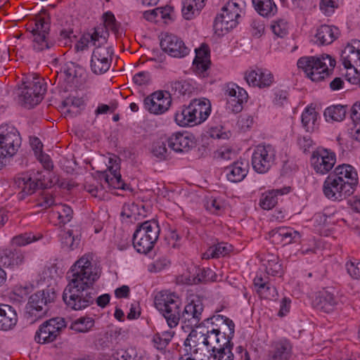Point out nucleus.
<instances>
[{"instance_id":"obj_1","label":"nucleus","mask_w":360,"mask_h":360,"mask_svg":"<svg viewBox=\"0 0 360 360\" xmlns=\"http://www.w3.org/2000/svg\"><path fill=\"white\" fill-rule=\"evenodd\" d=\"M101 271L89 255L77 260L67 274L68 285L63 292V300L72 310H82L94 304L91 290L101 276Z\"/></svg>"},{"instance_id":"obj_2","label":"nucleus","mask_w":360,"mask_h":360,"mask_svg":"<svg viewBox=\"0 0 360 360\" xmlns=\"http://www.w3.org/2000/svg\"><path fill=\"white\" fill-rule=\"evenodd\" d=\"M155 308L162 314L168 326L176 327L181 319L186 327L193 328L199 325L203 304L200 300H192L181 313V301L174 293L168 291L158 292L154 298Z\"/></svg>"},{"instance_id":"obj_3","label":"nucleus","mask_w":360,"mask_h":360,"mask_svg":"<svg viewBox=\"0 0 360 360\" xmlns=\"http://www.w3.org/2000/svg\"><path fill=\"white\" fill-rule=\"evenodd\" d=\"M335 65V59L329 55H322L321 57L304 56L297 61V67L313 82H319L328 76L329 67L333 68Z\"/></svg>"},{"instance_id":"obj_4","label":"nucleus","mask_w":360,"mask_h":360,"mask_svg":"<svg viewBox=\"0 0 360 360\" xmlns=\"http://www.w3.org/2000/svg\"><path fill=\"white\" fill-rule=\"evenodd\" d=\"M160 232L156 221H146L139 224L133 235V245L139 253L146 254L151 251Z\"/></svg>"},{"instance_id":"obj_5","label":"nucleus","mask_w":360,"mask_h":360,"mask_svg":"<svg viewBox=\"0 0 360 360\" xmlns=\"http://www.w3.org/2000/svg\"><path fill=\"white\" fill-rule=\"evenodd\" d=\"M56 293L52 288L37 291L32 295L26 305L25 317L34 323L41 319L49 310V305L55 302Z\"/></svg>"},{"instance_id":"obj_6","label":"nucleus","mask_w":360,"mask_h":360,"mask_svg":"<svg viewBox=\"0 0 360 360\" xmlns=\"http://www.w3.org/2000/svg\"><path fill=\"white\" fill-rule=\"evenodd\" d=\"M18 94L19 103L25 108H32L39 104L46 91V84L40 77H33L32 79L23 82Z\"/></svg>"},{"instance_id":"obj_7","label":"nucleus","mask_w":360,"mask_h":360,"mask_svg":"<svg viewBox=\"0 0 360 360\" xmlns=\"http://www.w3.org/2000/svg\"><path fill=\"white\" fill-rule=\"evenodd\" d=\"M49 17L38 15L30 20L27 25V31L31 34L34 50L41 51L53 46V44L49 41Z\"/></svg>"},{"instance_id":"obj_8","label":"nucleus","mask_w":360,"mask_h":360,"mask_svg":"<svg viewBox=\"0 0 360 360\" xmlns=\"http://www.w3.org/2000/svg\"><path fill=\"white\" fill-rule=\"evenodd\" d=\"M240 0H229L221 9V13L215 18L214 28L217 31H229L238 24L240 15Z\"/></svg>"},{"instance_id":"obj_9","label":"nucleus","mask_w":360,"mask_h":360,"mask_svg":"<svg viewBox=\"0 0 360 360\" xmlns=\"http://www.w3.org/2000/svg\"><path fill=\"white\" fill-rule=\"evenodd\" d=\"M21 144V138L18 130L11 126L0 127V161L6 156L14 155Z\"/></svg>"},{"instance_id":"obj_10","label":"nucleus","mask_w":360,"mask_h":360,"mask_svg":"<svg viewBox=\"0 0 360 360\" xmlns=\"http://www.w3.org/2000/svg\"><path fill=\"white\" fill-rule=\"evenodd\" d=\"M66 326L63 318L56 317L44 322L37 330L34 340L39 344H49L55 341Z\"/></svg>"},{"instance_id":"obj_11","label":"nucleus","mask_w":360,"mask_h":360,"mask_svg":"<svg viewBox=\"0 0 360 360\" xmlns=\"http://www.w3.org/2000/svg\"><path fill=\"white\" fill-rule=\"evenodd\" d=\"M310 162L312 168L317 174H326L334 167L336 155L333 151L320 147L313 151Z\"/></svg>"},{"instance_id":"obj_12","label":"nucleus","mask_w":360,"mask_h":360,"mask_svg":"<svg viewBox=\"0 0 360 360\" xmlns=\"http://www.w3.org/2000/svg\"><path fill=\"white\" fill-rule=\"evenodd\" d=\"M275 155V150L271 145L257 146L252 157L254 169L258 173H266L273 165Z\"/></svg>"},{"instance_id":"obj_13","label":"nucleus","mask_w":360,"mask_h":360,"mask_svg":"<svg viewBox=\"0 0 360 360\" xmlns=\"http://www.w3.org/2000/svg\"><path fill=\"white\" fill-rule=\"evenodd\" d=\"M325 196L332 200H342L353 194L354 189L348 184L328 176L323 186Z\"/></svg>"},{"instance_id":"obj_14","label":"nucleus","mask_w":360,"mask_h":360,"mask_svg":"<svg viewBox=\"0 0 360 360\" xmlns=\"http://www.w3.org/2000/svg\"><path fill=\"white\" fill-rule=\"evenodd\" d=\"M112 51L110 47L103 46H97L92 53L91 59V69L96 75L106 72L112 63Z\"/></svg>"},{"instance_id":"obj_15","label":"nucleus","mask_w":360,"mask_h":360,"mask_svg":"<svg viewBox=\"0 0 360 360\" xmlns=\"http://www.w3.org/2000/svg\"><path fill=\"white\" fill-rule=\"evenodd\" d=\"M162 51L174 58H183L189 53L190 49L176 35L167 34L160 41Z\"/></svg>"},{"instance_id":"obj_16","label":"nucleus","mask_w":360,"mask_h":360,"mask_svg":"<svg viewBox=\"0 0 360 360\" xmlns=\"http://www.w3.org/2000/svg\"><path fill=\"white\" fill-rule=\"evenodd\" d=\"M226 94L229 96L227 108L234 113L240 112L243 108V104L248 101L247 91L236 84H228Z\"/></svg>"},{"instance_id":"obj_17","label":"nucleus","mask_w":360,"mask_h":360,"mask_svg":"<svg viewBox=\"0 0 360 360\" xmlns=\"http://www.w3.org/2000/svg\"><path fill=\"white\" fill-rule=\"evenodd\" d=\"M109 34L103 27H96L91 33L83 34L75 45L77 51H84L88 48L89 44L97 47L106 44Z\"/></svg>"},{"instance_id":"obj_18","label":"nucleus","mask_w":360,"mask_h":360,"mask_svg":"<svg viewBox=\"0 0 360 360\" xmlns=\"http://www.w3.org/2000/svg\"><path fill=\"white\" fill-rule=\"evenodd\" d=\"M145 108L150 113L160 115L165 112L171 105L170 96L162 91H156L144 98Z\"/></svg>"},{"instance_id":"obj_19","label":"nucleus","mask_w":360,"mask_h":360,"mask_svg":"<svg viewBox=\"0 0 360 360\" xmlns=\"http://www.w3.org/2000/svg\"><path fill=\"white\" fill-rule=\"evenodd\" d=\"M220 335L209 333L206 336L207 338V349L211 350L212 353L209 356H216L219 360H233V354L226 345L222 346L220 341Z\"/></svg>"},{"instance_id":"obj_20","label":"nucleus","mask_w":360,"mask_h":360,"mask_svg":"<svg viewBox=\"0 0 360 360\" xmlns=\"http://www.w3.org/2000/svg\"><path fill=\"white\" fill-rule=\"evenodd\" d=\"M245 79L250 86L262 89L271 86L274 82V76L262 69L250 70L245 72Z\"/></svg>"},{"instance_id":"obj_21","label":"nucleus","mask_w":360,"mask_h":360,"mask_svg":"<svg viewBox=\"0 0 360 360\" xmlns=\"http://www.w3.org/2000/svg\"><path fill=\"white\" fill-rule=\"evenodd\" d=\"M292 345L287 339L271 342L266 360H289L292 355Z\"/></svg>"},{"instance_id":"obj_22","label":"nucleus","mask_w":360,"mask_h":360,"mask_svg":"<svg viewBox=\"0 0 360 360\" xmlns=\"http://www.w3.org/2000/svg\"><path fill=\"white\" fill-rule=\"evenodd\" d=\"M25 252L15 248L0 249V263L6 267L14 268L25 263Z\"/></svg>"},{"instance_id":"obj_23","label":"nucleus","mask_w":360,"mask_h":360,"mask_svg":"<svg viewBox=\"0 0 360 360\" xmlns=\"http://www.w3.org/2000/svg\"><path fill=\"white\" fill-rule=\"evenodd\" d=\"M338 181L348 184L355 190L358 184V174L355 169L349 165L343 164L335 168L333 173L329 174Z\"/></svg>"},{"instance_id":"obj_24","label":"nucleus","mask_w":360,"mask_h":360,"mask_svg":"<svg viewBox=\"0 0 360 360\" xmlns=\"http://www.w3.org/2000/svg\"><path fill=\"white\" fill-rule=\"evenodd\" d=\"M315 305L318 309L325 313L333 311L339 304V299L333 292L328 290L320 291L315 299Z\"/></svg>"},{"instance_id":"obj_25","label":"nucleus","mask_w":360,"mask_h":360,"mask_svg":"<svg viewBox=\"0 0 360 360\" xmlns=\"http://www.w3.org/2000/svg\"><path fill=\"white\" fill-rule=\"evenodd\" d=\"M269 234L272 242L283 243V245L296 242L300 238L299 232L290 227L276 228L271 230Z\"/></svg>"},{"instance_id":"obj_26","label":"nucleus","mask_w":360,"mask_h":360,"mask_svg":"<svg viewBox=\"0 0 360 360\" xmlns=\"http://www.w3.org/2000/svg\"><path fill=\"white\" fill-rule=\"evenodd\" d=\"M16 310L8 304H0V330H12L18 323Z\"/></svg>"},{"instance_id":"obj_27","label":"nucleus","mask_w":360,"mask_h":360,"mask_svg":"<svg viewBox=\"0 0 360 360\" xmlns=\"http://www.w3.org/2000/svg\"><path fill=\"white\" fill-rule=\"evenodd\" d=\"M18 186L25 195H31L38 188H45L46 184L41 178V172H38L33 177L24 176L18 179Z\"/></svg>"},{"instance_id":"obj_28","label":"nucleus","mask_w":360,"mask_h":360,"mask_svg":"<svg viewBox=\"0 0 360 360\" xmlns=\"http://www.w3.org/2000/svg\"><path fill=\"white\" fill-rule=\"evenodd\" d=\"M195 57L193 60V68L196 73L203 75L210 65V49L207 45L202 44L200 47L195 49Z\"/></svg>"},{"instance_id":"obj_29","label":"nucleus","mask_w":360,"mask_h":360,"mask_svg":"<svg viewBox=\"0 0 360 360\" xmlns=\"http://www.w3.org/2000/svg\"><path fill=\"white\" fill-rule=\"evenodd\" d=\"M291 188L285 186L279 189H272L262 193L259 200V205L264 210H269L274 207L278 202V195L290 193Z\"/></svg>"},{"instance_id":"obj_30","label":"nucleus","mask_w":360,"mask_h":360,"mask_svg":"<svg viewBox=\"0 0 360 360\" xmlns=\"http://www.w3.org/2000/svg\"><path fill=\"white\" fill-rule=\"evenodd\" d=\"M194 328L191 330L189 335L184 342L186 347L189 346L190 349L193 348L194 352H197L198 349L200 347H205L207 348V338L209 336H206V333L199 325L194 326Z\"/></svg>"},{"instance_id":"obj_31","label":"nucleus","mask_w":360,"mask_h":360,"mask_svg":"<svg viewBox=\"0 0 360 360\" xmlns=\"http://www.w3.org/2000/svg\"><path fill=\"white\" fill-rule=\"evenodd\" d=\"M248 163L243 161L234 162L232 165L226 167L224 172L227 179L231 182L241 181L248 172Z\"/></svg>"},{"instance_id":"obj_32","label":"nucleus","mask_w":360,"mask_h":360,"mask_svg":"<svg viewBox=\"0 0 360 360\" xmlns=\"http://www.w3.org/2000/svg\"><path fill=\"white\" fill-rule=\"evenodd\" d=\"M220 322L221 325L219 330H220L219 336L221 337V345H226L229 350L231 351L233 347L231 340L235 332V324L232 320L222 315L220 317Z\"/></svg>"},{"instance_id":"obj_33","label":"nucleus","mask_w":360,"mask_h":360,"mask_svg":"<svg viewBox=\"0 0 360 360\" xmlns=\"http://www.w3.org/2000/svg\"><path fill=\"white\" fill-rule=\"evenodd\" d=\"M339 34V30L336 27L321 25L316 30V43L320 45L330 44L338 37Z\"/></svg>"},{"instance_id":"obj_34","label":"nucleus","mask_w":360,"mask_h":360,"mask_svg":"<svg viewBox=\"0 0 360 360\" xmlns=\"http://www.w3.org/2000/svg\"><path fill=\"white\" fill-rule=\"evenodd\" d=\"M341 60L345 68H360V49L353 45L348 44L342 51Z\"/></svg>"},{"instance_id":"obj_35","label":"nucleus","mask_w":360,"mask_h":360,"mask_svg":"<svg viewBox=\"0 0 360 360\" xmlns=\"http://www.w3.org/2000/svg\"><path fill=\"white\" fill-rule=\"evenodd\" d=\"M167 142L168 146L177 153L188 151L193 144V142L187 136L179 132L173 134L167 139Z\"/></svg>"},{"instance_id":"obj_36","label":"nucleus","mask_w":360,"mask_h":360,"mask_svg":"<svg viewBox=\"0 0 360 360\" xmlns=\"http://www.w3.org/2000/svg\"><path fill=\"white\" fill-rule=\"evenodd\" d=\"M190 105L193 113L198 117L197 122L201 124L205 121L211 112V104L208 99H193Z\"/></svg>"},{"instance_id":"obj_37","label":"nucleus","mask_w":360,"mask_h":360,"mask_svg":"<svg viewBox=\"0 0 360 360\" xmlns=\"http://www.w3.org/2000/svg\"><path fill=\"white\" fill-rule=\"evenodd\" d=\"M174 120L176 124L181 127L199 124L197 122L198 117L193 113L190 103L187 106H183L176 112Z\"/></svg>"},{"instance_id":"obj_38","label":"nucleus","mask_w":360,"mask_h":360,"mask_svg":"<svg viewBox=\"0 0 360 360\" xmlns=\"http://www.w3.org/2000/svg\"><path fill=\"white\" fill-rule=\"evenodd\" d=\"M255 11L262 16L271 18L278 11V8L274 0H252Z\"/></svg>"},{"instance_id":"obj_39","label":"nucleus","mask_w":360,"mask_h":360,"mask_svg":"<svg viewBox=\"0 0 360 360\" xmlns=\"http://www.w3.org/2000/svg\"><path fill=\"white\" fill-rule=\"evenodd\" d=\"M169 94L177 97L180 96H189L193 91V86L186 80H176L170 82L168 84Z\"/></svg>"},{"instance_id":"obj_40","label":"nucleus","mask_w":360,"mask_h":360,"mask_svg":"<svg viewBox=\"0 0 360 360\" xmlns=\"http://www.w3.org/2000/svg\"><path fill=\"white\" fill-rule=\"evenodd\" d=\"M95 321L92 317L81 316L71 323L70 328L76 333H88L94 326Z\"/></svg>"},{"instance_id":"obj_41","label":"nucleus","mask_w":360,"mask_h":360,"mask_svg":"<svg viewBox=\"0 0 360 360\" xmlns=\"http://www.w3.org/2000/svg\"><path fill=\"white\" fill-rule=\"evenodd\" d=\"M82 68L79 65L72 62L67 63L57 73V77L64 78L68 82H73L77 77Z\"/></svg>"},{"instance_id":"obj_42","label":"nucleus","mask_w":360,"mask_h":360,"mask_svg":"<svg viewBox=\"0 0 360 360\" xmlns=\"http://www.w3.org/2000/svg\"><path fill=\"white\" fill-rule=\"evenodd\" d=\"M347 106L342 105H332L324 111V116L327 121L340 122L345 117Z\"/></svg>"},{"instance_id":"obj_43","label":"nucleus","mask_w":360,"mask_h":360,"mask_svg":"<svg viewBox=\"0 0 360 360\" xmlns=\"http://www.w3.org/2000/svg\"><path fill=\"white\" fill-rule=\"evenodd\" d=\"M231 245L224 243H219L210 247L205 252L202 254V259H209L210 258H218L221 256H225L231 250Z\"/></svg>"},{"instance_id":"obj_44","label":"nucleus","mask_w":360,"mask_h":360,"mask_svg":"<svg viewBox=\"0 0 360 360\" xmlns=\"http://www.w3.org/2000/svg\"><path fill=\"white\" fill-rule=\"evenodd\" d=\"M220 317L221 315H214L210 318L205 319L199 326L205 330L207 335L209 333L220 335V330H219V328H220L221 325Z\"/></svg>"},{"instance_id":"obj_45","label":"nucleus","mask_w":360,"mask_h":360,"mask_svg":"<svg viewBox=\"0 0 360 360\" xmlns=\"http://www.w3.org/2000/svg\"><path fill=\"white\" fill-rule=\"evenodd\" d=\"M190 1L184 0L183 1L182 14L186 20H191L198 15L200 11L205 6V4H202L201 1H197L194 6H191Z\"/></svg>"},{"instance_id":"obj_46","label":"nucleus","mask_w":360,"mask_h":360,"mask_svg":"<svg viewBox=\"0 0 360 360\" xmlns=\"http://www.w3.org/2000/svg\"><path fill=\"white\" fill-rule=\"evenodd\" d=\"M73 211L70 207L66 205H58L56 210L53 212V217L58 218L60 224H65L70 222L72 218Z\"/></svg>"},{"instance_id":"obj_47","label":"nucleus","mask_w":360,"mask_h":360,"mask_svg":"<svg viewBox=\"0 0 360 360\" xmlns=\"http://www.w3.org/2000/svg\"><path fill=\"white\" fill-rule=\"evenodd\" d=\"M317 115V112L313 108H307L302 112V123L307 131L314 129Z\"/></svg>"},{"instance_id":"obj_48","label":"nucleus","mask_w":360,"mask_h":360,"mask_svg":"<svg viewBox=\"0 0 360 360\" xmlns=\"http://www.w3.org/2000/svg\"><path fill=\"white\" fill-rule=\"evenodd\" d=\"M266 271L268 274L274 276H281L283 270L278 256L273 255L270 256L267 260Z\"/></svg>"},{"instance_id":"obj_49","label":"nucleus","mask_w":360,"mask_h":360,"mask_svg":"<svg viewBox=\"0 0 360 360\" xmlns=\"http://www.w3.org/2000/svg\"><path fill=\"white\" fill-rule=\"evenodd\" d=\"M41 237H37L32 233H21L14 236L11 240V244L13 246L22 247L38 240Z\"/></svg>"},{"instance_id":"obj_50","label":"nucleus","mask_w":360,"mask_h":360,"mask_svg":"<svg viewBox=\"0 0 360 360\" xmlns=\"http://www.w3.org/2000/svg\"><path fill=\"white\" fill-rule=\"evenodd\" d=\"M104 25L103 27L108 33L111 31L116 36L119 34L120 23L117 22L115 15L111 12H106L103 14ZM99 27H102L100 25Z\"/></svg>"},{"instance_id":"obj_51","label":"nucleus","mask_w":360,"mask_h":360,"mask_svg":"<svg viewBox=\"0 0 360 360\" xmlns=\"http://www.w3.org/2000/svg\"><path fill=\"white\" fill-rule=\"evenodd\" d=\"M351 118L354 124L353 137L360 141V101L353 105L351 109Z\"/></svg>"},{"instance_id":"obj_52","label":"nucleus","mask_w":360,"mask_h":360,"mask_svg":"<svg viewBox=\"0 0 360 360\" xmlns=\"http://www.w3.org/2000/svg\"><path fill=\"white\" fill-rule=\"evenodd\" d=\"M167 139H162L155 141L152 148L153 154L160 160H165L167 156V149L166 148Z\"/></svg>"},{"instance_id":"obj_53","label":"nucleus","mask_w":360,"mask_h":360,"mask_svg":"<svg viewBox=\"0 0 360 360\" xmlns=\"http://www.w3.org/2000/svg\"><path fill=\"white\" fill-rule=\"evenodd\" d=\"M205 207L210 212L215 214H221L224 211L223 202L214 198H211L207 200Z\"/></svg>"},{"instance_id":"obj_54","label":"nucleus","mask_w":360,"mask_h":360,"mask_svg":"<svg viewBox=\"0 0 360 360\" xmlns=\"http://www.w3.org/2000/svg\"><path fill=\"white\" fill-rule=\"evenodd\" d=\"M257 291L262 298L266 300H273L278 295L276 288L271 285L269 282L266 283L260 289H257Z\"/></svg>"},{"instance_id":"obj_55","label":"nucleus","mask_w":360,"mask_h":360,"mask_svg":"<svg viewBox=\"0 0 360 360\" xmlns=\"http://www.w3.org/2000/svg\"><path fill=\"white\" fill-rule=\"evenodd\" d=\"M271 30L278 37H283L288 31V23L283 19L278 20L271 25Z\"/></svg>"},{"instance_id":"obj_56","label":"nucleus","mask_w":360,"mask_h":360,"mask_svg":"<svg viewBox=\"0 0 360 360\" xmlns=\"http://www.w3.org/2000/svg\"><path fill=\"white\" fill-rule=\"evenodd\" d=\"M297 143L303 153H309L314 146V141L309 135H300L297 137Z\"/></svg>"},{"instance_id":"obj_57","label":"nucleus","mask_w":360,"mask_h":360,"mask_svg":"<svg viewBox=\"0 0 360 360\" xmlns=\"http://www.w3.org/2000/svg\"><path fill=\"white\" fill-rule=\"evenodd\" d=\"M61 242L64 247L69 248L70 250L75 249L77 247L78 243L75 244V239L72 235V231L68 230L67 231H64L62 234H60Z\"/></svg>"},{"instance_id":"obj_58","label":"nucleus","mask_w":360,"mask_h":360,"mask_svg":"<svg viewBox=\"0 0 360 360\" xmlns=\"http://www.w3.org/2000/svg\"><path fill=\"white\" fill-rule=\"evenodd\" d=\"M169 262L165 258H160L148 265V270L150 273H158L165 269Z\"/></svg>"},{"instance_id":"obj_59","label":"nucleus","mask_w":360,"mask_h":360,"mask_svg":"<svg viewBox=\"0 0 360 360\" xmlns=\"http://www.w3.org/2000/svg\"><path fill=\"white\" fill-rule=\"evenodd\" d=\"M348 274L354 279L360 280V262L350 261L346 264Z\"/></svg>"},{"instance_id":"obj_60","label":"nucleus","mask_w":360,"mask_h":360,"mask_svg":"<svg viewBox=\"0 0 360 360\" xmlns=\"http://www.w3.org/2000/svg\"><path fill=\"white\" fill-rule=\"evenodd\" d=\"M114 360H136L135 352L133 349H120L113 354Z\"/></svg>"},{"instance_id":"obj_61","label":"nucleus","mask_w":360,"mask_h":360,"mask_svg":"<svg viewBox=\"0 0 360 360\" xmlns=\"http://www.w3.org/2000/svg\"><path fill=\"white\" fill-rule=\"evenodd\" d=\"M150 80L151 77L150 73L145 71L136 73L133 77L134 82L139 86L148 84Z\"/></svg>"},{"instance_id":"obj_62","label":"nucleus","mask_w":360,"mask_h":360,"mask_svg":"<svg viewBox=\"0 0 360 360\" xmlns=\"http://www.w3.org/2000/svg\"><path fill=\"white\" fill-rule=\"evenodd\" d=\"M357 68H349L347 69V72L346 73L347 80L352 84L357 85L358 83L360 82V72L357 71Z\"/></svg>"},{"instance_id":"obj_63","label":"nucleus","mask_w":360,"mask_h":360,"mask_svg":"<svg viewBox=\"0 0 360 360\" xmlns=\"http://www.w3.org/2000/svg\"><path fill=\"white\" fill-rule=\"evenodd\" d=\"M216 155L218 158L222 160H231L235 158V152L227 147H222L216 152Z\"/></svg>"},{"instance_id":"obj_64","label":"nucleus","mask_w":360,"mask_h":360,"mask_svg":"<svg viewBox=\"0 0 360 360\" xmlns=\"http://www.w3.org/2000/svg\"><path fill=\"white\" fill-rule=\"evenodd\" d=\"M54 204V199L51 194L45 193L42 195L39 199L38 205L47 209Z\"/></svg>"}]
</instances>
